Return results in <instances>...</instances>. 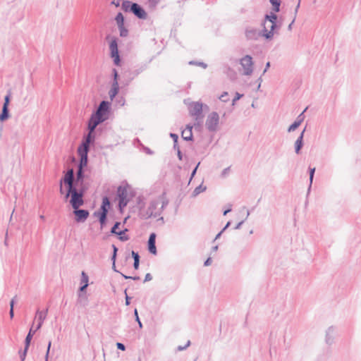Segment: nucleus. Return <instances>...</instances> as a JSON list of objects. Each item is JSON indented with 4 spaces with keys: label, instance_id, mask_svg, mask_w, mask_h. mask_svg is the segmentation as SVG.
<instances>
[{
    "label": "nucleus",
    "instance_id": "1",
    "mask_svg": "<svg viewBox=\"0 0 361 361\" xmlns=\"http://www.w3.org/2000/svg\"><path fill=\"white\" fill-rule=\"evenodd\" d=\"M66 184L67 190L66 194L63 195V200L68 202L72 207L75 221L84 223L90 216L89 210L80 208L85 204V190L75 188L72 184L70 176L66 179Z\"/></svg>",
    "mask_w": 361,
    "mask_h": 361
},
{
    "label": "nucleus",
    "instance_id": "2",
    "mask_svg": "<svg viewBox=\"0 0 361 361\" xmlns=\"http://www.w3.org/2000/svg\"><path fill=\"white\" fill-rule=\"evenodd\" d=\"M69 176L71 178L72 184L75 188H82L85 190V193L87 192L88 188L84 183V180L85 178V169H78L76 173V178L75 179L74 171L73 169H70L64 173V175L59 180V192L61 195H65L67 189L66 179Z\"/></svg>",
    "mask_w": 361,
    "mask_h": 361
},
{
    "label": "nucleus",
    "instance_id": "3",
    "mask_svg": "<svg viewBox=\"0 0 361 361\" xmlns=\"http://www.w3.org/2000/svg\"><path fill=\"white\" fill-rule=\"evenodd\" d=\"M276 13L271 12L265 14L264 21L262 23V37L267 40L271 39L276 30H279L282 25V23L278 21V16Z\"/></svg>",
    "mask_w": 361,
    "mask_h": 361
},
{
    "label": "nucleus",
    "instance_id": "4",
    "mask_svg": "<svg viewBox=\"0 0 361 361\" xmlns=\"http://www.w3.org/2000/svg\"><path fill=\"white\" fill-rule=\"evenodd\" d=\"M121 9L125 13H133L136 18L140 20H145L147 18V13L144 8L136 2L124 0L121 4Z\"/></svg>",
    "mask_w": 361,
    "mask_h": 361
},
{
    "label": "nucleus",
    "instance_id": "5",
    "mask_svg": "<svg viewBox=\"0 0 361 361\" xmlns=\"http://www.w3.org/2000/svg\"><path fill=\"white\" fill-rule=\"evenodd\" d=\"M109 42V51H110V56L113 59L114 64L116 66H120L121 65V57L118 50V39L116 37H111L110 35H107L106 39H110Z\"/></svg>",
    "mask_w": 361,
    "mask_h": 361
},
{
    "label": "nucleus",
    "instance_id": "6",
    "mask_svg": "<svg viewBox=\"0 0 361 361\" xmlns=\"http://www.w3.org/2000/svg\"><path fill=\"white\" fill-rule=\"evenodd\" d=\"M188 110L190 115L195 116L196 123L195 126H201L202 124L203 115V104L201 102H192L189 106Z\"/></svg>",
    "mask_w": 361,
    "mask_h": 361
},
{
    "label": "nucleus",
    "instance_id": "7",
    "mask_svg": "<svg viewBox=\"0 0 361 361\" xmlns=\"http://www.w3.org/2000/svg\"><path fill=\"white\" fill-rule=\"evenodd\" d=\"M159 205L158 200H152L147 209L145 207L138 212V216L142 219H148L150 217H157L160 216V212H154Z\"/></svg>",
    "mask_w": 361,
    "mask_h": 361
},
{
    "label": "nucleus",
    "instance_id": "8",
    "mask_svg": "<svg viewBox=\"0 0 361 361\" xmlns=\"http://www.w3.org/2000/svg\"><path fill=\"white\" fill-rule=\"evenodd\" d=\"M147 68L146 64H142L139 66L138 67L133 69V70H128L124 72L123 73V78L126 81V85H129V83L138 75H140L141 73H142L145 69Z\"/></svg>",
    "mask_w": 361,
    "mask_h": 361
},
{
    "label": "nucleus",
    "instance_id": "9",
    "mask_svg": "<svg viewBox=\"0 0 361 361\" xmlns=\"http://www.w3.org/2000/svg\"><path fill=\"white\" fill-rule=\"evenodd\" d=\"M219 122V116L217 112L212 111L207 116L206 120V128L209 132H214L216 130L217 126Z\"/></svg>",
    "mask_w": 361,
    "mask_h": 361
},
{
    "label": "nucleus",
    "instance_id": "10",
    "mask_svg": "<svg viewBox=\"0 0 361 361\" xmlns=\"http://www.w3.org/2000/svg\"><path fill=\"white\" fill-rule=\"evenodd\" d=\"M240 64L243 68V75H250L253 72V61L250 55H245L240 60Z\"/></svg>",
    "mask_w": 361,
    "mask_h": 361
},
{
    "label": "nucleus",
    "instance_id": "11",
    "mask_svg": "<svg viewBox=\"0 0 361 361\" xmlns=\"http://www.w3.org/2000/svg\"><path fill=\"white\" fill-rule=\"evenodd\" d=\"M111 111V103L106 100H102L97 110L94 111L99 116H102V118H106V120L109 118V115Z\"/></svg>",
    "mask_w": 361,
    "mask_h": 361
},
{
    "label": "nucleus",
    "instance_id": "12",
    "mask_svg": "<svg viewBox=\"0 0 361 361\" xmlns=\"http://www.w3.org/2000/svg\"><path fill=\"white\" fill-rule=\"evenodd\" d=\"M89 151L90 150L87 149L85 147H82V149L81 147L78 148L77 152L80 157L78 169H85V168L87 166Z\"/></svg>",
    "mask_w": 361,
    "mask_h": 361
},
{
    "label": "nucleus",
    "instance_id": "13",
    "mask_svg": "<svg viewBox=\"0 0 361 361\" xmlns=\"http://www.w3.org/2000/svg\"><path fill=\"white\" fill-rule=\"evenodd\" d=\"M111 207L109 198L107 196L102 197V202L98 210L95 211L94 214H108L109 210Z\"/></svg>",
    "mask_w": 361,
    "mask_h": 361
},
{
    "label": "nucleus",
    "instance_id": "14",
    "mask_svg": "<svg viewBox=\"0 0 361 361\" xmlns=\"http://www.w3.org/2000/svg\"><path fill=\"white\" fill-rule=\"evenodd\" d=\"M245 35L247 40H257L259 37L262 36V30L258 31L256 28L247 27Z\"/></svg>",
    "mask_w": 361,
    "mask_h": 361
},
{
    "label": "nucleus",
    "instance_id": "15",
    "mask_svg": "<svg viewBox=\"0 0 361 361\" xmlns=\"http://www.w3.org/2000/svg\"><path fill=\"white\" fill-rule=\"evenodd\" d=\"M96 139V133H88V134L83 137L82 142L80 144L78 147H85L87 149L90 150V145L94 143Z\"/></svg>",
    "mask_w": 361,
    "mask_h": 361
},
{
    "label": "nucleus",
    "instance_id": "16",
    "mask_svg": "<svg viewBox=\"0 0 361 361\" xmlns=\"http://www.w3.org/2000/svg\"><path fill=\"white\" fill-rule=\"evenodd\" d=\"M156 238L157 235L155 233H151L149 234L147 240V249L149 253L156 255L157 254V250L156 247Z\"/></svg>",
    "mask_w": 361,
    "mask_h": 361
},
{
    "label": "nucleus",
    "instance_id": "17",
    "mask_svg": "<svg viewBox=\"0 0 361 361\" xmlns=\"http://www.w3.org/2000/svg\"><path fill=\"white\" fill-rule=\"evenodd\" d=\"M306 128L307 126L305 127L294 143V149L297 154H300L301 153V150L304 146V135L306 131Z\"/></svg>",
    "mask_w": 361,
    "mask_h": 361
},
{
    "label": "nucleus",
    "instance_id": "18",
    "mask_svg": "<svg viewBox=\"0 0 361 361\" xmlns=\"http://www.w3.org/2000/svg\"><path fill=\"white\" fill-rule=\"evenodd\" d=\"M47 313H48V308H47L44 311H40L39 310H37L36 318L37 319V324L35 327V331H38L42 328L44 321L45 320V319L47 317Z\"/></svg>",
    "mask_w": 361,
    "mask_h": 361
},
{
    "label": "nucleus",
    "instance_id": "19",
    "mask_svg": "<svg viewBox=\"0 0 361 361\" xmlns=\"http://www.w3.org/2000/svg\"><path fill=\"white\" fill-rule=\"evenodd\" d=\"M130 185L126 183V185H119L116 191L117 199H130L128 197V190Z\"/></svg>",
    "mask_w": 361,
    "mask_h": 361
},
{
    "label": "nucleus",
    "instance_id": "20",
    "mask_svg": "<svg viewBox=\"0 0 361 361\" xmlns=\"http://www.w3.org/2000/svg\"><path fill=\"white\" fill-rule=\"evenodd\" d=\"M192 126L190 125H187L185 130L181 132V136L183 139L185 141H192L193 140V135H192Z\"/></svg>",
    "mask_w": 361,
    "mask_h": 361
},
{
    "label": "nucleus",
    "instance_id": "21",
    "mask_svg": "<svg viewBox=\"0 0 361 361\" xmlns=\"http://www.w3.org/2000/svg\"><path fill=\"white\" fill-rule=\"evenodd\" d=\"M335 330V327L331 326H329L326 331L325 341L326 343L329 345L334 343Z\"/></svg>",
    "mask_w": 361,
    "mask_h": 361
},
{
    "label": "nucleus",
    "instance_id": "22",
    "mask_svg": "<svg viewBox=\"0 0 361 361\" xmlns=\"http://www.w3.org/2000/svg\"><path fill=\"white\" fill-rule=\"evenodd\" d=\"M106 121V118H102V116H99L97 113H95L94 111L92 114L90 119L88 120V121L90 123H94V125H99L100 123L104 122Z\"/></svg>",
    "mask_w": 361,
    "mask_h": 361
},
{
    "label": "nucleus",
    "instance_id": "23",
    "mask_svg": "<svg viewBox=\"0 0 361 361\" xmlns=\"http://www.w3.org/2000/svg\"><path fill=\"white\" fill-rule=\"evenodd\" d=\"M33 326H34V322H32V326L25 338L24 345H25L27 346L30 345L32 337L35 335V332L37 331H35V329H33Z\"/></svg>",
    "mask_w": 361,
    "mask_h": 361
},
{
    "label": "nucleus",
    "instance_id": "24",
    "mask_svg": "<svg viewBox=\"0 0 361 361\" xmlns=\"http://www.w3.org/2000/svg\"><path fill=\"white\" fill-rule=\"evenodd\" d=\"M9 109L8 106L3 105L1 113L0 114V121L4 122L10 118Z\"/></svg>",
    "mask_w": 361,
    "mask_h": 361
},
{
    "label": "nucleus",
    "instance_id": "25",
    "mask_svg": "<svg viewBox=\"0 0 361 361\" xmlns=\"http://www.w3.org/2000/svg\"><path fill=\"white\" fill-rule=\"evenodd\" d=\"M119 92V85L118 83L112 82L111 87L109 92V97L111 100L118 94Z\"/></svg>",
    "mask_w": 361,
    "mask_h": 361
},
{
    "label": "nucleus",
    "instance_id": "26",
    "mask_svg": "<svg viewBox=\"0 0 361 361\" xmlns=\"http://www.w3.org/2000/svg\"><path fill=\"white\" fill-rule=\"evenodd\" d=\"M315 171H316V168L315 167H310V166H309L308 172H309V176H310L309 177L310 184H309V187H308V189H307V193H309L310 192V190H311V188H312V183H313V180H314V176Z\"/></svg>",
    "mask_w": 361,
    "mask_h": 361
},
{
    "label": "nucleus",
    "instance_id": "27",
    "mask_svg": "<svg viewBox=\"0 0 361 361\" xmlns=\"http://www.w3.org/2000/svg\"><path fill=\"white\" fill-rule=\"evenodd\" d=\"M271 4L272 12L279 13L281 10V0H269Z\"/></svg>",
    "mask_w": 361,
    "mask_h": 361
},
{
    "label": "nucleus",
    "instance_id": "28",
    "mask_svg": "<svg viewBox=\"0 0 361 361\" xmlns=\"http://www.w3.org/2000/svg\"><path fill=\"white\" fill-rule=\"evenodd\" d=\"M107 215L108 214H93L94 216H96L98 218V221L99 222L100 227L102 229L106 225V223L108 221Z\"/></svg>",
    "mask_w": 361,
    "mask_h": 361
},
{
    "label": "nucleus",
    "instance_id": "29",
    "mask_svg": "<svg viewBox=\"0 0 361 361\" xmlns=\"http://www.w3.org/2000/svg\"><path fill=\"white\" fill-rule=\"evenodd\" d=\"M128 231V230L127 228H125L124 230L119 231L116 235H118V238L121 241H127L129 240V236L126 234V232Z\"/></svg>",
    "mask_w": 361,
    "mask_h": 361
},
{
    "label": "nucleus",
    "instance_id": "30",
    "mask_svg": "<svg viewBox=\"0 0 361 361\" xmlns=\"http://www.w3.org/2000/svg\"><path fill=\"white\" fill-rule=\"evenodd\" d=\"M207 189V187L206 186H204L202 183H201L200 185H198L197 187H196L195 188V190H193L192 193V197H197L199 194H200L201 192L205 191Z\"/></svg>",
    "mask_w": 361,
    "mask_h": 361
},
{
    "label": "nucleus",
    "instance_id": "31",
    "mask_svg": "<svg viewBox=\"0 0 361 361\" xmlns=\"http://www.w3.org/2000/svg\"><path fill=\"white\" fill-rule=\"evenodd\" d=\"M145 207V197L142 195H139L137 197V205L136 208L138 209V212Z\"/></svg>",
    "mask_w": 361,
    "mask_h": 361
},
{
    "label": "nucleus",
    "instance_id": "32",
    "mask_svg": "<svg viewBox=\"0 0 361 361\" xmlns=\"http://www.w3.org/2000/svg\"><path fill=\"white\" fill-rule=\"evenodd\" d=\"M226 73L227 74V76L231 80H235L237 78V73L236 72L232 69L231 67L227 66L226 67Z\"/></svg>",
    "mask_w": 361,
    "mask_h": 361
},
{
    "label": "nucleus",
    "instance_id": "33",
    "mask_svg": "<svg viewBox=\"0 0 361 361\" xmlns=\"http://www.w3.org/2000/svg\"><path fill=\"white\" fill-rule=\"evenodd\" d=\"M78 303L82 305V306H85L87 305V295L86 294H78Z\"/></svg>",
    "mask_w": 361,
    "mask_h": 361
},
{
    "label": "nucleus",
    "instance_id": "34",
    "mask_svg": "<svg viewBox=\"0 0 361 361\" xmlns=\"http://www.w3.org/2000/svg\"><path fill=\"white\" fill-rule=\"evenodd\" d=\"M115 20L116 22L117 25H123L125 23V18L122 13L119 12L115 17Z\"/></svg>",
    "mask_w": 361,
    "mask_h": 361
},
{
    "label": "nucleus",
    "instance_id": "35",
    "mask_svg": "<svg viewBox=\"0 0 361 361\" xmlns=\"http://www.w3.org/2000/svg\"><path fill=\"white\" fill-rule=\"evenodd\" d=\"M118 209L120 211H122L123 208H125L128 202H130V199H118Z\"/></svg>",
    "mask_w": 361,
    "mask_h": 361
},
{
    "label": "nucleus",
    "instance_id": "36",
    "mask_svg": "<svg viewBox=\"0 0 361 361\" xmlns=\"http://www.w3.org/2000/svg\"><path fill=\"white\" fill-rule=\"evenodd\" d=\"M80 284H86L87 286H89V276L84 271L81 273Z\"/></svg>",
    "mask_w": 361,
    "mask_h": 361
},
{
    "label": "nucleus",
    "instance_id": "37",
    "mask_svg": "<svg viewBox=\"0 0 361 361\" xmlns=\"http://www.w3.org/2000/svg\"><path fill=\"white\" fill-rule=\"evenodd\" d=\"M118 27L121 37H125L128 35V30L125 27V25H118Z\"/></svg>",
    "mask_w": 361,
    "mask_h": 361
},
{
    "label": "nucleus",
    "instance_id": "38",
    "mask_svg": "<svg viewBox=\"0 0 361 361\" xmlns=\"http://www.w3.org/2000/svg\"><path fill=\"white\" fill-rule=\"evenodd\" d=\"M29 347L30 346H27V345H25L23 350L19 352V353H20V359L21 361H24L25 360V357H26L27 353V350L29 349Z\"/></svg>",
    "mask_w": 361,
    "mask_h": 361
},
{
    "label": "nucleus",
    "instance_id": "39",
    "mask_svg": "<svg viewBox=\"0 0 361 361\" xmlns=\"http://www.w3.org/2000/svg\"><path fill=\"white\" fill-rule=\"evenodd\" d=\"M307 107H306L303 111L302 112H301L296 118L295 121L299 123V124H301L304 119H305V114L304 113L307 111Z\"/></svg>",
    "mask_w": 361,
    "mask_h": 361
},
{
    "label": "nucleus",
    "instance_id": "40",
    "mask_svg": "<svg viewBox=\"0 0 361 361\" xmlns=\"http://www.w3.org/2000/svg\"><path fill=\"white\" fill-rule=\"evenodd\" d=\"M300 126V124H299L295 120L293 123H292L289 127L288 128V133H290V132H293L294 130H295L299 126Z\"/></svg>",
    "mask_w": 361,
    "mask_h": 361
},
{
    "label": "nucleus",
    "instance_id": "41",
    "mask_svg": "<svg viewBox=\"0 0 361 361\" xmlns=\"http://www.w3.org/2000/svg\"><path fill=\"white\" fill-rule=\"evenodd\" d=\"M121 225V222L120 221H116L114 224V226L111 227V231H110V233L111 234H116L118 231H117V230L119 228V226Z\"/></svg>",
    "mask_w": 361,
    "mask_h": 361
},
{
    "label": "nucleus",
    "instance_id": "42",
    "mask_svg": "<svg viewBox=\"0 0 361 361\" xmlns=\"http://www.w3.org/2000/svg\"><path fill=\"white\" fill-rule=\"evenodd\" d=\"M134 317H135V321L137 322V324H138L139 328H140V329H142L143 326H142V323L141 322L140 319V317H139L138 312H137V308H135V309H134Z\"/></svg>",
    "mask_w": 361,
    "mask_h": 361
},
{
    "label": "nucleus",
    "instance_id": "43",
    "mask_svg": "<svg viewBox=\"0 0 361 361\" xmlns=\"http://www.w3.org/2000/svg\"><path fill=\"white\" fill-rule=\"evenodd\" d=\"M159 3V0H148V6L150 9H155L158 4Z\"/></svg>",
    "mask_w": 361,
    "mask_h": 361
},
{
    "label": "nucleus",
    "instance_id": "44",
    "mask_svg": "<svg viewBox=\"0 0 361 361\" xmlns=\"http://www.w3.org/2000/svg\"><path fill=\"white\" fill-rule=\"evenodd\" d=\"M112 75H113V82H112L118 83L119 74H118V71L116 68H113Z\"/></svg>",
    "mask_w": 361,
    "mask_h": 361
},
{
    "label": "nucleus",
    "instance_id": "45",
    "mask_svg": "<svg viewBox=\"0 0 361 361\" xmlns=\"http://www.w3.org/2000/svg\"><path fill=\"white\" fill-rule=\"evenodd\" d=\"M11 92L9 91L7 93V94L4 97V102L3 105L9 106V104L11 102Z\"/></svg>",
    "mask_w": 361,
    "mask_h": 361
},
{
    "label": "nucleus",
    "instance_id": "46",
    "mask_svg": "<svg viewBox=\"0 0 361 361\" xmlns=\"http://www.w3.org/2000/svg\"><path fill=\"white\" fill-rule=\"evenodd\" d=\"M219 98L221 102H227L229 100L228 93L224 92Z\"/></svg>",
    "mask_w": 361,
    "mask_h": 361
},
{
    "label": "nucleus",
    "instance_id": "47",
    "mask_svg": "<svg viewBox=\"0 0 361 361\" xmlns=\"http://www.w3.org/2000/svg\"><path fill=\"white\" fill-rule=\"evenodd\" d=\"M87 287L88 286H87L86 284H80V286L79 287L78 290V294H86Z\"/></svg>",
    "mask_w": 361,
    "mask_h": 361
},
{
    "label": "nucleus",
    "instance_id": "48",
    "mask_svg": "<svg viewBox=\"0 0 361 361\" xmlns=\"http://www.w3.org/2000/svg\"><path fill=\"white\" fill-rule=\"evenodd\" d=\"M97 125H94V123H91L88 121L87 123V129L89 130V133H96L95 132V130H96V128H97Z\"/></svg>",
    "mask_w": 361,
    "mask_h": 361
},
{
    "label": "nucleus",
    "instance_id": "49",
    "mask_svg": "<svg viewBox=\"0 0 361 361\" xmlns=\"http://www.w3.org/2000/svg\"><path fill=\"white\" fill-rule=\"evenodd\" d=\"M243 97V94H240L238 92H235V97L232 100V105H235V102Z\"/></svg>",
    "mask_w": 361,
    "mask_h": 361
},
{
    "label": "nucleus",
    "instance_id": "50",
    "mask_svg": "<svg viewBox=\"0 0 361 361\" xmlns=\"http://www.w3.org/2000/svg\"><path fill=\"white\" fill-rule=\"evenodd\" d=\"M189 64L190 65H197V66L202 67L203 68H206L207 67V65L205 63H204V62H197V61H190L189 62Z\"/></svg>",
    "mask_w": 361,
    "mask_h": 361
},
{
    "label": "nucleus",
    "instance_id": "51",
    "mask_svg": "<svg viewBox=\"0 0 361 361\" xmlns=\"http://www.w3.org/2000/svg\"><path fill=\"white\" fill-rule=\"evenodd\" d=\"M200 164V161H199L197 163V164L196 165V166L193 169V170L191 172V174H190V180H189V183L191 182L192 179L194 178V176H195L196 173H197V171L198 169V167Z\"/></svg>",
    "mask_w": 361,
    "mask_h": 361
},
{
    "label": "nucleus",
    "instance_id": "52",
    "mask_svg": "<svg viewBox=\"0 0 361 361\" xmlns=\"http://www.w3.org/2000/svg\"><path fill=\"white\" fill-rule=\"evenodd\" d=\"M124 293H125V304H126V305L128 306L130 305L131 297H130L127 294V289H126L124 290Z\"/></svg>",
    "mask_w": 361,
    "mask_h": 361
},
{
    "label": "nucleus",
    "instance_id": "53",
    "mask_svg": "<svg viewBox=\"0 0 361 361\" xmlns=\"http://www.w3.org/2000/svg\"><path fill=\"white\" fill-rule=\"evenodd\" d=\"M190 344H191L190 341H188L187 343L185 345H183V346L178 345L177 347V350L178 351H182L183 350H185L187 348H188L190 345Z\"/></svg>",
    "mask_w": 361,
    "mask_h": 361
},
{
    "label": "nucleus",
    "instance_id": "54",
    "mask_svg": "<svg viewBox=\"0 0 361 361\" xmlns=\"http://www.w3.org/2000/svg\"><path fill=\"white\" fill-rule=\"evenodd\" d=\"M168 204H169L168 200H166V199L163 200L162 202H161V207H160V210L158 212H160V214H161V212L166 207Z\"/></svg>",
    "mask_w": 361,
    "mask_h": 361
},
{
    "label": "nucleus",
    "instance_id": "55",
    "mask_svg": "<svg viewBox=\"0 0 361 361\" xmlns=\"http://www.w3.org/2000/svg\"><path fill=\"white\" fill-rule=\"evenodd\" d=\"M131 255H132L133 259H134V262L135 260H140V259L139 253L134 250L131 251Z\"/></svg>",
    "mask_w": 361,
    "mask_h": 361
},
{
    "label": "nucleus",
    "instance_id": "56",
    "mask_svg": "<svg viewBox=\"0 0 361 361\" xmlns=\"http://www.w3.org/2000/svg\"><path fill=\"white\" fill-rule=\"evenodd\" d=\"M169 136L173 140V142H178V134L174 133H170Z\"/></svg>",
    "mask_w": 361,
    "mask_h": 361
},
{
    "label": "nucleus",
    "instance_id": "57",
    "mask_svg": "<svg viewBox=\"0 0 361 361\" xmlns=\"http://www.w3.org/2000/svg\"><path fill=\"white\" fill-rule=\"evenodd\" d=\"M17 295H15L10 301L9 305L10 308L14 309V306L17 302Z\"/></svg>",
    "mask_w": 361,
    "mask_h": 361
},
{
    "label": "nucleus",
    "instance_id": "58",
    "mask_svg": "<svg viewBox=\"0 0 361 361\" xmlns=\"http://www.w3.org/2000/svg\"><path fill=\"white\" fill-rule=\"evenodd\" d=\"M17 295H15L10 301L9 305L10 308L14 309V306L17 302Z\"/></svg>",
    "mask_w": 361,
    "mask_h": 361
},
{
    "label": "nucleus",
    "instance_id": "59",
    "mask_svg": "<svg viewBox=\"0 0 361 361\" xmlns=\"http://www.w3.org/2000/svg\"><path fill=\"white\" fill-rule=\"evenodd\" d=\"M116 345V348H117L118 350H122V351L126 350V345L123 343H120V342H117Z\"/></svg>",
    "mask_w": 361,
    "mask_h": 361
},
{
    "label": "nucleus",
    "instance_id": "60",
    "mask_svg": "<svg viewBox=\"0 0 361 361\" xmlns=\"http://www.w3.org/2000/svg\"><path fill=\"white\" fill-rule=\"evenodd\" d=\"M51 345V341H49V343H48L47 350V353H46V355H45V361H48Z\"/></svg>",
    "mask_w": 361,
    "mask_h": 361
},
{
    "label": "nucleus",
    "instance_id": "61",
    "mask_svg": "<svg viewBox=\"0 0 361 361\" xmlns=\"http://www.w3.org/2000/svg\"><path fill=\"white\" fill-rule=\"evenodd\" d=\"M152 279V276L151 274L149 273H147L145 276V279H144V282H147V281H149Z\"/></svg>",
    "mask_w": 361,
    "mask_h": 361
},
{
    "label": "nucleus",
    "instance_id": "62",
    "mask_svg": "<svg viewBox=\"0 0 361 361\" xmlns=\"http://www.w3.org/2000/svg\"><path fill=\"white\" fill-rule=\"evenodd\" d=\"M212 262V259L210 257H209L204 262V266L208 267L209 266Z\"/></svg>",
    "mask_w": 361,
    "mask_h": 361
},
{
    "label": "nucleus",
    "instance_id": "63",
    "mask_svg": "<svg viewBox=\"0 0 361 361\" xmlns=\"http://www.w3.org/2000/svg\"><path fill=\"white\" fill-rule=\"evenodd\" d=\"M232 211V205L231 204H229L228 208L226 209L224 212H223V215L224 216H226L228 213L231 212Z\"/></svg>",
    "mask_w": 361,
    "mask_h": 361
},
{
    "label": "nucleus",
    "instance_id": "64",
    "mask_svg": "<svg viewBox=\"0 0 361 361\" xmlns=\"http://www.w3.org/2000/svg\"><path fill=\"white\" fill-rule=\"evenodd\" d=\"M229 171H230V167H227V168L224 169L222 171V172H221V176H222V177H225V176L228 174V173L229 172Z\"/></svg>",
    "mask_w": 361,
    "mask_h": 361
}]
</instances>
